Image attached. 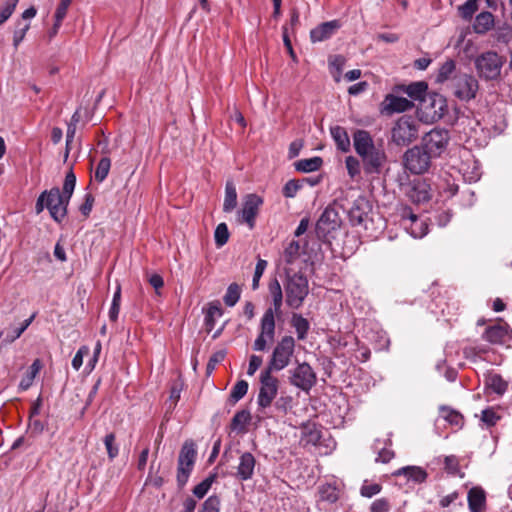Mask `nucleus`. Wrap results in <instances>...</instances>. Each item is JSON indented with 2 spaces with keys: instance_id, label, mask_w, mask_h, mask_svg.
<instances>
[{
  "instance_id": "30",
  "label": "nucleus",
  "mask_w": 512,
  "mask_h": 512,
  "mask_svg": "<svg viewBox=\"0 0 512 512\" xmlns=\"http://www.w3.org/2000/svg\"><path fill=\"white\" fill-rule=\"evenodd\" d=\"M255 463V458L251 453L246 452L242 454L238 465V475L243 480L251 478L255 468Z\"/></svg>"
},
{
  "instance_id": "44",
  "label": "nucleus",
  "mask_w": 512,
  "mask_h": 512,
  "mask_svg": "<svg viewBox=\"0 0 512 512\" xmlns=\"http://www.w3.org/2000/svg\"><path fill=\"white\" fill-rule=\"evenodd\" d=\"M121 303V287L117 285L116 291L114 292L111 307L109 309V319L113 322L117 321Z\"/></svg>"
},
{
  "instance_id": "62",
  "label": "nucleus",
  "mask_w": 512,
  "mask_h": 512,
  "mask_svg": "<svg viewBox=\"0 0 512 512\" xmlns=\"http://www.w3.org/2000/svg\"><path fill=\"white\" fill-rule=\"evenodd\" d=\"M225 358V352L224 351H217L216 353H214L208 363H207V367H206V370H207V374H210L212 373V371L215 369L216 365L221 362L223 359Z\"/></svg>"
},
{
  "instance_id": "1",
  "label": "nucleus",
  "mask_w": 512,
  "mask_h": 512,
  "mask_svg": "<svg viewBox=\"0 0 512 512\" xmlns=\"http://www.w3.org/2000/svg\"><path fill=\"white\" fill-rule=\"evenodd\" d=\"M269 291L272 296L273 308L266 309L261 318L260 333L253 344V349L255 351L267 350L268 343L272 342L275 337V315L281 314V307L283 304V291L277 279L270 283Z\"/></svg>"
},
{
  "instance_id": "60",
  "label": "nucleus",
  "mask_w": 512,
  "mask_h": 512,
  "mask_svg": "<svg viewBox=\"0 0 512 512\" xmlns=\"http://www.w3.org/2000/svg\"><path fill=\"white\" fill-rule=\"evenodd\" d=\"M390 503L385 498L376 499L370 506V512H389Z\"/></svg>"
},
{
  "instance_id": "42",
  "label": "nucleus",
  "mask_w": 512,
  "mask_h": 512,
  "mask_svg": "<svg viewBox=\"0 0 512 512\" xmlns=\"http://www.w3.org/2000/svg\"><path fill=\"white\" fill-rule=\"evenodd\" d=\"M110 167H111V160L110 158L108 157H103L97 167H96V170H95V173H94V178L97 182L101 183L103 182L106 177L108 176V173L110 171Z\"/></svg>"
},
{
  "instance_id": "36",
  "label": "nucleus",
  "mask_w": 512,
  "mask_h": 512,
  "mask_svg": "<svg viewBox=\"0 0 512 512\" xmlns=\"http://www.w3.org/2000/svg\"><path fill=\"white\" fill-rule=\"evenodd\" d=\"M485 384L498 395L504 394L508 388V383L499 374H489Z\"/></svg>"
},
{
  "instance_id": "13",
  "label": "nucleus",
  "mask_w": 512,
  "mask_h": 512,
  "mask_svg": "<svg viewBox=\"0 0 512 512\" xmlns=\"http://www.w3.org/2000/svg\"><path fill=\"white\" fill-rule=\"evenodd\" d=\"M289 374L290 384L306 392L317 382L316 373L306 362L299 363L294 369L289 370Z\"/></svg>"
},
{
  "instance_id": "46",
  "label": "nucleus",
  "mask_w": 512,
  "mask_h": 512,
  "mask_svg": "<svg viewBox=\"0 0 512 512\" xmlns=\"http://www.w3.org/2000/svg\"><path fill=\"white\" fill-rule=\"evenodd\" d=\"M248 391V383L245 380L238 381L230 393V399L236 403L242 399Z\"/></svg>"
},
{
  "instance_id": "26",
  "label": "nucleus",
  "mask_w": 512,
  "mask_h": 512,
  "mask_svg": "<svg viewBox=\"0 0 512 512\" xmlns=\"http://www.w3.org/2000/svg\"><path fill=\"white\" fill-rule=\"evenodd\" d=\"M223 310L219 301L210 302L205 310V330L210 333L214 327L216 320L222 317Z\"/></svg>"
},
{
  "instance_id": "63",
  "label": "nucleus",
  "mask_w": 512,
  "mask_h": 512,
  "mask_svg": "<svg viewBox=\"0 0 512 512\" xmlns=\"http://www.w3.org/2000/svg\"><path fill=\"white\" fill-rule=\"evenodd\" d=\"M88 353L87 347H81L72 359V367L75 370H79L83 364V356Z\"/></svg>"
},
{
  "instance_id": "31",
  "label": "nucleus",
  "mask_w": 512,
  "mask_h": 512,
  "mask_svg": "<svg viewBox=\"0 0 512 512\" xmlns=\"http://www.w3.org/2000/svg\"><path fill=\"white\" fill-rule=\"evenodd\" d=\"M427 187L428 186L425 182H421V181L415 182L411 186L407 195L412 202H415V203L426 202L430 199V194L428 192Z\"/></svg>"
},
{
  "instance_id": "33",
  "label": "nucleus",
  "mask_w": 512,
  "mask_h": 512,
  "mask_svg": "<svg viewBox=\"0 0 512 512\" xmlns=\"http://www.w3.org/2000/svg\"><path fill=\"white\" fill-rule=\"evenodd\" d=\"M237 206V191L232 181H227L225 186V197L223 203V211L232 212Z\"/></svg>"
},
{
  "instance_id": "3",
  "label": "nucleus",
  "mask_w": 512,
  "mask_h": 512,
  "mask_svg": "<svg viewBox=\"0 0 512 512\" xmlns=\"http://www.w3.org/2000/svg\"><path fill=\"white\" fill-rule=\"evenodd\" d=\"M285 301L292 309H299L309 293L308 279L300 273H287L284 282Z\"/></svg>"
},
{
  "instance_id": "27",
  "label": "nucleus",
  "mask_w": 512,
  "mask_h": 512,
  "mask_svg": "<svg viewBox=\"0 0 512 512\" xmlns=\"http://www.w3.org/2000/svg\"><path fill=\"white\" fill-rule=\"evenodd\" d=\"M330 133L338 150L345 153L350 150V138L344 127L339 125L333 126L330 128Z\"/></svg>"
},
{
  "instance_id": "21",
  "label": "nucleus",
  "mask_w": 512,
  "mask_h": 512,
  "mask_svg": "<svg viewBox=\"0 0 512 512\" xmlns=\"http://www.w3.org/2000/svg\"><path fill=\"white\" fill-rule=\"evenodd\" d=\"M428 89L426 82H413L409 85H398L395 87L397 93L407 94L412 100H423Z\"/></svg>"
},
{
  "instance_id": "25",
  "label": "nucleus",
  "mask_w": 512,
  "mask_h": 512,
  "mask_svg": "<svg viewBox=\"0 0 512 512\" xmlns=\"http://www.w3.org/2000/svg\"><path fill=\"white\" fill-rule=\"evenodd\" d=\"M508 336V327L506 325H492L486 328L483 333V339L492 344H502Z\"/></svg>"
},
{
  "instance_id": "40",
  "label": "nucleus",
  "mask_w": 512,
  "mask_h": 512,
  "mask_svg": "<svg viewBox=\"0 0 512 512\" xmlns=\"http://www.w3.org/2000/svg\"><path fill=\"white\" fill-rule=\"evenodd\" d=\"M346 59L342 55H334L329 59V66L332 70L334 80L340 82L343 67Z\"/></svg>"
},
{
  "instance_id": "15",
  "label": "nucleus",
  "mask_w": 512,
  "mask_h": 512,
  "mask_svg": "<svg viewBox=\"0 0 512 512\" xmlns=\"http://www.w3.org/2000/svg\"><path fill=\"white\" fill-rule=\"evenodd\" d=\"M455 95L461 100H470L476 96L478 81L472 75L461 74L454 83Z\"/></svg>"
},
{
  "instance_id": "19",
  "label": "nucleus",
  "mask_w": 512,
  "mask_h": 512,
  "mask_svg": "<svg viewBox=\"0 0 512 512\" xmlns=\"http://www.w3.org/2000/svg\"><path fill=\"white\" fill-rule=\"evenodd\" d=\"M341 27L338 20L324 22L310 31V38L313 43L322 42L331 38Z\"/></svg>"
},
{
  "instance_id": "64",
  "label": "nucleus",
  "mask_w": 512,
  "mask_h": 512,
  "mask_svg": "<svg viewBox=\"0 0 512 512\" xmlns=\"http://www.w3.org/2000/svg\"><path fill=\"white\" fill-rule=\"evenodd\" d=\"M262 357L257 355H252L249 360V366L247 374L249 376H252L255 374V372L258 370V368L262 365Z\"/></svg>"
},
{
  "instance_id": "14",
  "label": "nucleus",
  "mask_w": 512,
  "mask_h": 512,
  "mask_svg": "<svg viewBox=\"0 0 512 512\" xmlns=\"http://www.w3.org/2000/svg\"><path fill=\"white\" fill-rule=\"evenodd\" d=\"M359 157L367 174L379 173L387 159L384 149L376 145Z\"/></svg>"
},
{
  "instance_id": "18",
  "label": "nucleus",
  "mask_w": 512,
  "mask_h": 512,
  "mask_svg": "<svg viewBox=\"0 0 512 512\" xmlns=\"http://www.w3.org/2000/svg\"><path fill=\"white\" fill-rule=\"evenodd\" d=\"M371 210L369 201L365 197H358L354 200L348 211L349 220L352 225H361L365 222Z\"/></svg>"
},
{
  "instance_id": "17",
  "label": "nucleus",
  "mask_w": 512,
  "mask_h": 512,
  "mask_svg": "<svg viewBox=\"0 0 512 512\" xmlns=\"http://www.w3.org/2000/svg\"><path fill=\"white\" fill-rule=\"evenodd\" d=\"M414 106L411 100L404 97H399L394 94H388L381 103L380 111L385 115H392L394 113H402L410 110Z\"/></svg>"
},
{
  "instance_id": "52",
  "label": "nucleus",
  "mask_w": 512,
  "mask_h": 512,
  "mask_svg": "<svg viewBox=\"0 0 512 512\" xmlns=\"http://www.w3.org/2000/svg\"><path fill=\"white\" fill-rule=\"evenodd\" d=\"M75 185H76V176L72 171H70L69 173L66 174L65 181L63 184V191L61 194L64 195L68 200H70L72 193L74 191Z\"/></svg>"
},
{
  "instance_id": "9",
  "label": "nucleus",
  "mask_w": 512,
  "mask_h": 512,
  "mask_svg": "<svg viewBox=\"0 0 512 512\" xmlns=\"http://www.w3.org/2000/svg\"><path fill=\"white\" fill-rule=\"evenodd\" d=\"M269 370H262L260 374V388L257 397L259 409L264 410L271 406L278 393L279 381Z\"/></svg>"
},
{
  "instance_id": "29",
  "label": "nucleus",
  "mask_w": 512,
  "mask_h": 512,
  "mask_svg": "<svg viewBox=\"0 0 512 512\" xmlns=\"http://www.w3.org/2000/svg\"><path fill=\"white\" fill-rule=\"evenodd\" d=\"M494 26V16L490 12H481L475 18L473 29L477 34H485Z\"/></svg>"
},
{
  "instance_id": "34",
  "label": "nucleus",
  "mask_w": 512,
  "mask_h": 512,
  "mask_svg": "<svg viewBox=\"0 0 512 512\" xmlns=\"http://www.w3.org/2000/svg\"><path fill=\"white\" fill-rule=\"evenodd\" d=\"M291 325L294 327L298 340H304L310 329V324L301 314L294 313L291 319Z\"/></svg>"
},
{
  "instance_id": "22",
  "label": "nucleus",
  "mask_w": 512,
  "mask_h": 512,
  "mask_svg": "<svg viewBox=\"0 0 512 512\" xmlns=\"http://www.w3.org/2000/svg\"><path fill=\"white\" fill-rule=\"evenodd\" d=\"M353 146L358 156H361L371 150L375 143L368 131L359 129L353 134Z\"/></svg>"
},
{
  "instance_id": "51",
  "label": "nucleus",
  "mask_w": 512,
  "mask_h": 512,
  "mask_svg": "<svg viewBox=\"0 0 512 512\" xmlns=\"http://www.w3.org/2000/svg\"><path fill=\"white\" fill-rule=\"evenodd\" d=\"M479 0H467L462 6L459 7L461 16L469 20L478 9Z\"/></svg>"
},
{
  "instance_id": "58",
  "label": "nucleus",
  "mask_w": 512,
  "mask_h": 512,
  "mask_svg": "<svg viewBox=\"0 0 512 512\" xmlns=\"http://www.w3.org/2000/svg\"><path fill=\"white\" fill-rule=\"evenodd\" d=\"M481 420L487 426H494L500 420V416L494 411L493 408H487L482 411Z\"/></svg>"
},
{
  "instance_id": "20",
  "label": "nucleus",
  "mask_w": 512,
  "mask_h": 512,
  "mask_svg": "<svg viewBox=\"0 0 512 512\" xmlns=\"http://www.w3.org/2000/svg\"><path fill=\"white\" fill-rule=\"evenodd\" d=\"M468 506L470 512H484L486 509V493L483 488L476 486L469 490Z\"/></svg>"
},
{
  "instance_id": "47",
  "label": "nucleus",
  "mask_w": 512,
  "mask_h": 512,
  "mask_svg": "<svg viewBox=\"0 0 512 512\" xmlns=\"http://www.w3.org/2000/svg\"><path fill=\"white\" fill-rule=\"evenodd\" d=\"M215 243L218 247L225 245L229 239V231L226 223L217 225L214 233Z\"/></svg>"
},
{
  "instance_id": "4",
  "label": "nucleus",
  "mask_w": 512,
  "mask_h": 512,
  "mask_svg": "<svg viewBox=\"0 0 512 512\" xmlns=\"http://www.w3.org/2000/svg\"><path fill=\"white\" fill-rule=\"evenodd\" d=\"M506 58L496 51H486L475 59L478 75L485 80H496L500 77Z\"/></svg>"
},
{
  "instance_id": "35",
  "label": "nucleus",
  "mask_w": 512,
  "mask_h": 512,
  "mask_svg": "<svg viewBox=\"0 0 512 512\" xmlns=\"http://www.w3.org/2000/svg\"><path fill=\"white\" fill-rule=\"evenodd\" d=\"M340 489L336 486V482H325L319 488L320 499L328 502H335L338 500Z\"/></svg>"
},
{
  "instance_id": "11",
  "label": "nucleus",
  "mask_w": 512,
  "mask_h": 512,
  "mask_svg": "<svg viewBox=\"0 0 512 512\" xmlns=\"http://www.w3.org/2000/svg\"><path fill=\"white\" fill-rule=\"evenodd\" d=\"M263 199L254 193L247 194L242 199L241 209L237 212V220L239 223H245L249 229L255 227V220L259 213Z\"/></svg>"
},
{
  "instance_id": "10",
  "label": "nucleus",
  "mask_w": 512,
  "mask_h": 512,
  "mask_svg": "<svg viewBox=\"0 0 512 512\" xmlns=\"http://www.w3.org/2000/svg\"><path fill=\"white\" fill-rule=\"evenodd\" d=\"M196 443L192 439H187L178 455L177 478L178 480H187L194 469L197 459Z\"/></svg>"
},
{
  "instance_id": "5",
  "label": "nucleus",
  "mask_w": 512,
  "mask_h": 512,
  "mask_svg": "<svg viewBox=\"0 0 512 512\" xmlns=\"http://www.w3.org/2000/svg\"><path fill=\"white\" fill-rule=\"evenodd\" d=\"M295 351V340L292 336H283L273 348L271 357L265 370L278 372L285 369L290 363Z\"/></svg>"
},
{
  "instance_id": "12",
  "label": "nucleus",
  "mask_w": 512,
  "mask_h": 512,
  "mask_svg": "<svg viewBox=\"0 0 512 512\" xmlns=\"http://www.w3.org/2000/svg\"><path fill=\"white\" fill-rule=\"evenodd\" d=\"M450 136L446 129L434 128L422 138V146L433 157L440 156L447 148Z\"/></svg>"
},
{
  "instance_id": "61",
  "label": "nucleus",
  "mask_w": 512,
  "mask_h": 512,
  "mask_svg": "<svg viewBox=\"0 0 512 512\" xmlns=\"http://www.w3.org/2000/svg\"><path fill=\"white\" fill-rule=\"evenodd\" d=\"M382 487L378 483H373L370 485H363L361 487L360 493L363 497L371 498L374 495L378 494L381 491Z\"/></svg>"
},
{
  "instance_id": "49",
  "label": "nucleus",
  "mask_w": 512,
  "mask_h": 512,
  "mask_svg": "<svg viewBox=\"0 0 512 512\" xmlns=\"http://www.w3.org/2000/svg\"><path fill=\"white\" fill-rule=\"evenodd\" d=\"M302 440L306 444L316 445L320 440V432L316 429L315 425H307L304 427Z\"/></svg>"
},
{
  "instance_id": "7",
  "label": "nucleus",
  "mask_w": 512,
  "mask_h": 512,
  "mask_svg": "<svg viewBox=\"0 0 512 512\" xmlns=\"http://www.w3.org/2000/svg\"><path fill=\"white\" fill-rule=\"evenodd\" d=\"M336 203L328 205L316 223V234L319 239L328 241L332 232L338 230L342 220Z\"/></svg>"
},
{
  "instance_id": "8",
  "label": "nucleus",
  "mask_w": 512,
  "mask_h": 512,
  "mask_svg": "<svg viewBox=\"0 0 512 512\" xmlns=\"http://www.w3.org/2000/svg\"><path fill=\"white\" fill-rule=\"evenodd\" d=\"M432 155L421 145L408 149L403 156L404 165L413 174L426 172L431 164Z\"/></svg>"
},
{
  "instance_id": "39",
  "label": "nucleus",
  "mask_w": 512,
  "mask_h": 512,
  "mask_svg": "<svg viewBox=\"0 0 512 512\" xmlns=\"http://www.w3.org/2000/svg\"><path fill=\"white\" fill-rule=\"evenodd\" d=\"M441 417L453 426L461 427L463 425V416L456 410L449 407L440 408Z\"/></svg>"
},
{
  "instance_id": "24",
  "label": "nucleus",
  "mask_w": 512,
  "mask_h": 512,
  "mask_svg": "<svg viewBox=\"0 0 512 512\" xmlns=\"http://www.w3.org/2000/svg\"><path fill=\"white\" fill-rule=\"evenodd\" d=\"M444 470L447 475L453 478H464L467 464H462L460 459L454 455L444 457Z\"/></svg>"
},
{
  "instance_id": "41",
  "label": "nucleus",
  "mask_w": 512,
  "mask_h": 512,
  "mask_svg": "<svg viewBox=\"0 0 512 512\" xmlns=\"http://www.w3.org/2000/svg\"><path fill=\"white\" fill-rule=\"evenodd\" d=\"M455 69H456L455 61H453L451 59L445 61L441 65V67L438 71L437 82L443 83V82L447 81L454 74Z\"/></svg>"
},
{
  "instance_id": "37",
  "label": "nucleus",
  "mask_w": 512,
  "mask_h": 512,
  "mask_svg": "<svg viewBox=\"0 0 512 512\" xmlns=\"http://www.w3.org/2000/svg\"><path fill=\"white\" fill-rule=\"evenodd\" d=\"M323 164L321 157H312L308 159H301L295 163V168L300 172H314L317 171Z\"/></svg>"
},
{
  "instance_id": "23",
  "label": "nucleus",
  "mask_w": 512,
  "mask_h": 512,
  "mask_svg": "<svg viewBox=\"0 0 512 512\" xmlns=\"http://www.w3.org/2000/svg\"><path fill=\"white\" fill-rule=\"evenodd\" d=\"M353 146L358 156H361L371 150L375 143L368 131L359 129L353 134Z\"/></svg>"
},
{
  "instance_id": "32",
  "label": "nucleus",
  "mask_w": 512,
  "mask_h": 512,
  "mask_svg": "<svg viewBox=\"0 0 512 512\" xmlns=\"http://www.w3.org/2000/svg\"><path fill=\"white\" fill-rule=\"evenodd\" d=\"M41 367V361L39 359L34 360L19 383V389L21 391H26L32 386L34 379L39 373Z\"/></svg>"
},
{
  "instance_id": "57",
  "label": "nucleus",
  "mask_w": 512,
  "mask_h": 512,
  "mask_svg": "<svg viewBox=\"0 0 512 512\" xmlns=\"http://www.w3.org/2000/svg\"><path fill=\"white\" fill-rule=\"evenodd\" d=\"M220 511V500L217 496H210L203 503L200 512H219Z\"/></svg>"
},
{
  "instance_id": "50",
  "label": "nucleus",
  "mask_w": 512,
  "mask_h": 512,
  "mask_svg": "<svg viewBox=\"0 0 512 512\" xmlns=\"http://www.w3.org/2000/svg\"><path fill=\"white\" fill-rule=\"evenodd\" d=\"M19 0H7L0 8V26L13 14Z\"/></svg>"
},
{
  "instance_id": "53",
  "label": "nucleus",
  "mask_w": 512,
  "mask_h": 512,
  "mask_svg": "<svg viewBox=\"0 0 512 512\" xmlns=\"http://www.w3.org/2000/svg\"><path fill=\"white\" fill-rule=\"evenodd\" d=\"M345 165L350 178L354 179L360 175V162L354 156H348L345 159Z\"/></svg>"
},
{
  "instance_id": "56",
  "label": "nucleus",
  "mask_w": 512,
  "mask_h": 512,
  "mask_svg": "<svg viewBox=\"0 0 512 512\" xmlns=\"http://www.w3.org/2000/svg\"><path fill=\"white\" fill-rule=\"evenodd\" d=\"M302 188V184L298 180H289L284 188H283V194L285 197L292 198L294 197L297 192Z\"/></svg>"
},
{
  "instance_id": "38",
  "label": "nucleus",
  "mask_w": 512,
  "mask_h": 512,
  "mask_svg": "<svg viewBox=\"0 0 512 512\" xmlns=\"http://www.w3.org/2000/svg\"><path fill=\"white\" fill-rule=\"evenodd\" d=\"M300 243L299 241L292 240L283 252V259L286 264H294L300 257Z\"/></svg>"
},
{
  "instance_id": "59",
  "label": "nucleus",
  "mask_w": 512,
  "mask_h": 512,
  "mask_svg": "<svg viewBox=\"0 0 512 512\" xmlns=\"http://www.w3.org/2000/svg\"><path fill=\"white\" fill-rule=\"evenodd\" d=\"M104 444L110 459L115 458L118 455V447L115 445V435L113 433L106 435Z\"/></svg>"
},
{
  "instance_id": "2",
  "label": "nucleus",
  "mask_w": 512,
  "mask_h": 512,
  "mask_svg": "<svg viewBox=\"0 0 512 512\" xmlns=\"http://www.w3.org/2000/svg\"><path fill=\"white\" fill-rule=\"evenodd\" d=\"M69 200L61 194L58 188H52L40 194L36 201L35 212L40 214L44 208L49 210L51 217L60 223L67 214Z\"/></svg>"
},
{
  "instance_id": "54",
  "label": "nucleus",
  "mask_w": 512,
  "mask_h": 512,
  "mask_svg": "<svg viewBox=\"0 0 512 512\" xmlns=\"http://www.w3.org/2000/svg\"><path fill=\"white\" fill-rule=\"evenodd\" d=\"M267 265H268V263L266 260L260 259V258L258 259L256 267H255V271H254L253 280H252V288L254 290H256L258 288L260 278L262 277Z\"/></svg>"
},
{
  "instance_id": "55",
  "label": "nucleus",
  "mask_w": 512,
  "mask_h": 512,
  "mask_svg": "<svg viewBox=\"0 0 512 512\" xmlns=\"http://www.w3.org/2000/svg\"><path fill=\"white\" fill-rule=\"evenodd\" d=\"M23 334V328L15 327L11 329H7L6 331H2L0 333V337H3V341L6 344H10L18 339Z\"/></svg>"
},
{
  "instance_id": "43",
  "label": "nucleus",
  "mask_w": 512,
  "mask_h": 512,
  "mask_svg": "<svg viewBox=\"0 0 512 512\" xmlns=\"http://www.w3.org/2000/svg\"><path fill=\"white\" fill-rule=\"evenodd\" d=\"M241 289L236 283L228 286L224 296V302L227 306L233 307L240 299Z\"/></svg>"
},
{
  "instance_id": "16",
  "label": "nucleus",
  "mask_w": 512,
  "mask_h": 512,
  "mask_svg": "<svg viewBox=\"0 0 512 512\" xmlns=\"http://www.w3.org/2000/svg\"><path fill=\"white\" fill-rule=\"evenodd\" d=\"M401 218L405 229H407L414 238H422L428 233V225L426 222L420 220L410 208L406 207L402 210Z\"/></svg>"
},
{
  "instance_id": "45",
  "label": "nucleus",
  "mask_w": 512,
  "mask_h": 512,
  "mask_svg": "<svg viewBox=\"0 0 512 512\" xmlns=\"http://www.w3.org/2000/svg\"><path fill=\"white\" fill-rule=\"evenodd\" d=\"M251 416L246 410L238 411L232 418L231 426L235 430H244L246 424L249 422Z\"/></svg>"
},
{
  "instance_id": "48",
  "label": "nucleus",
  "mask_w": 512,
  "mask_h": 512,
  "mask_svg": "<svg viewBox=\"0 0 512 512\" xmlns=\"http://www.w3.org/2000/svg\"><path fill=\"white\" fill-rule=\"evenodd\" d=\"M29 28L30 25L28 23H23L22 21H18L16 23L15 30L13 33V46L15 48H17L19 44L23 41Z\"/></svg>"
},
{
  "instance_id": "6",
  "label": "nucleus",
  "mask_w": 512,
  "mask_h": 512,
  "mask_svg": "<svg viewBox=\"0 0 512 512\" xmlns=\"http://www.w3.org/2000/svg\"><path fill=\"white\" fill-rule=\"evenodd\" d=\"M419 123L411 116H401L391 130V140L397 146H406L417 139Z\"/></svg>"
},
{
  "instance_id": "28",
  "label": "nucleus",
  "mask_w": 512,
  "mask_h": 512,
  "mask_svg": "<svg viewBox=\"0 0 512 512\" xmlns=\"http://www.w3.org/2000/svg\"><path fill=\"white\" fill-rule=\"evenodd\" d=\"M426 471L420 466H405L391 473V477H405L407 480H425Z\"/></svg>"
}]
</instances>
